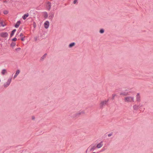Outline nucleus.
I'll return each mask as SVG.
<instances>
[{
  "label": "nucleus",
  "instance_id": "17",
  "mask_svg": "<svg viewBox=\"0 0 153 153\" xmlns=\"http://www.w3.org/2000/svg\"><path fill=\"white\" fill-rule=\"evenodd\" d=\"M75 45V42H72L70 43L69 45V48H72V47L74 46Z\"/></svg>",
  "mask_w": 153,
  "mask_h": 153
},
{
  "label": "nucleus",
  "instance_id": "8",
  "mask_svg": "<svg viewBox=\"0 0 153 153\" xmlns=\"http://www.w3.org/2000/svg\"><path fill=\"white\" fill-rule=\"evenodd\" d=\"M44 27L45 28L47 29L48 28L49 25V22L47 21H46L44 24Z\"/></svg>",
  "mask_w": 153,
  "mask_h": 153
},
{
  "label": "nucleus",
  "instance_id": "10",
  "mask_svg": "<svg viewBox=\"0 0 153 153\" xmlns=\"http://www.w3.org/2000/svg\"><path fill=\"white\" fill-rule=\"evenodd\" d=\"M103 146V142L101 141L100 143L98 144L97 146V148H100Z\"/></svg>",
  "mask_w": 153,
  "mask_h": 153
},
{
  "label": "nucleus",
  "instance_id": "24",
  "mask_svg": "<svg viewBox=\"0 0 153 153\" xmlns=\"http://www.w3.org/2000/svg\"><path fill=\"white\" fill-rule=\"evenodd\" d=\"M116 96V94H113L112 95V98L111 99L112 100H113L114 98V97Z\"/></svg>",
  "mask_w": 153,
  "mask_h": 153
},
{
  "label": "nucleus",
  "instance_id": "1",
  "mask_svg": "<svg viewBox=\"0 0 153 153\" xmlns=\"http://www.w3.org/2000/svg\"><path fill=\"white\" fill-rule=\"evenodd\" d=\"M124 100L126 102H134V97H126L124 98Z\"/></svg>",
  "mask_w": 153,
  "mask_h": 153
},
{
  "label": "nucleus",
  "instance_id": "31",
  "mask_svg": "<svg viewBox=\"0 0 153 153\" xmlns=\"http://www.w3.org/2000/svg\"><path fill=\"white\" fill-rule=\"evenodd\" d=\"M33 27L34 28L36 27V24L35 23V22H34L33 23Z\"/></svg>",
  "mask_w": 153,
  "mask_h": 153
},
{
  "label": "nucleus",
  "instance_id": "15",
  "mask_svg": "<svg viewBox=\"0 0 153 153\" xmlns=\"http://www.w3.org/2000/svg\"><path fill=\"white\" fill-rule=\"evenodd\" d=\"M28 16L29 14L28 13H27L26 14H24L22 16V18L23 19L25 20L26 19V18Z\"/></svg>",
  "mask_w": 153,
  "mask_h": 153
},
{
  "label": "nucleus",
  "instance_id": "27",
  "mask_svg": "<svg viewBox=\"0 0 153 153\" xmlns=\"http://www.w3.org/2000/svg\"><path fill=\"white\" fill-rule=\"evenodd\" d=\"M0 23L1 24V25L3 27H4L5 26V25H4L3 22H0Z\"/></svg>",
  "mask_w": 153,
  "mask_h": 153
},
{
  "label": "nucleus",
  "instance_id": "3",
  "mask_svg": "<svg viewBox=\"0 0 153 153\" xmlns=\"http://www.w3.org/2000/svg\"><path fill=\"white\" fill-rule=\"evenodd\" d=\"M84 111H82L77 112V113L74 114L71 116L72 117L74 118H76L78 117L79 116H80V115L84 114Z\"/></svg>",
  "mask_w": 153,
  "mask_h": 153
},
{
  "label": "nucleus",
  "instance_id": "7",
  "mask_svg": "<svg viewBox=\"0 0 153 153\" xmlns=\"http://www.w3.org/2000/svg\"><path fill=\"white\" fill-rule=\"evenodd\" d=\"M51 3L49 1L48 2L46 5V7L47 9L48 10H50L51 8Z\"/></svg>",
  "mask_w": 153,
  "mask_h": 153
},
{
  "label": "nucleus",
  "instance_id": "34",
  "mask_svg": "<svg viewBox=\"0 0 153 153\" xmlns=\"http://www.w3.org/2000/svg\"><path fill=\"white\" fill-rule=\"evenodd\" d=\"M35 118L34 117H32V120H33L35 119Z\"/></svg>",
  "mask_w": 153,
  "mask_h": 153
},
{
  "label": "nucleus",
  "instance_id": "4",
  "mask_svg": "<svg viewBox=\"0 0 153 153\" xmlns=\"http://www.w3.org/2000/svg\"><path fill=\"white\" fill-rule=\"evenodd\" d=\"M11 78L9 79L6 83L4 84V87H7L10 85L11 81Z\"/></svg>",
  "mask_w": 153,
  "mask_h": 153
},
{
  "label": "nucleus",
  "instance_id": "9",
  "mask_svg": "<svg viewBox=\"0 0 153 153\" xmlns=\"http://www.w3.org/2000/svg\"><path fill=\"white\" fill-rule=\"evenodd\" d=\"M139 107V105H138L136 104H135L133 106V108L134 110L137 111Z\"/></svg>",
  "mask_w": 153,
  "mask_h": 153
},
{
  "label": "nucleus",
  "instance_id": "22",
  "mask_svg": "<svg viewBox=\"0 0 153 153\" xmlns=\"http://www.w3.org/2000/svg\"><path fill=\"white\" fill-rule=\"evenodd\" d=\"M48 17V14L47 12H45L44 13V17L46 19Z\"/></svg>",
  "mask_w": 153,
  "mask_h": 153
},
{
  "label": "nucleus",
  "instance_id": "28",
  "mask_svg": "<svg viewBox=\"0 0 153 153\" xmlns=\"http://www.w3.org/2000/svg\"><path fill=\"white\" fill-rule=\"evenodd\" d=\"M25 36H24V37H22L21 39V40L22 41H24L25 40Z\"/></svg>",
  "mask_w": 153,
  "mask_h": 153
},
{
  "label": "nucleus",
  "instance_id": "29",
  "mask_svg": "<svg viewBox=\"0 0 153 153\" xmlns=\"http://www.w3.org/2000/svg\"><path fill=\"white\" fill-rule=\"evenodd\" d=\"M20 49H21L20 48H17L15 50L16 51H20Z\"/></svg>",
  "mask_w": 153,
  "mask_h": 153
},
{
  "label": "nucleus",
  "instance_id": "14",
  "mask_svg": "<svg viewBox=\"0 0 153 153\" xmlns=\"http://www.w3.org/2000/svg\"><path fill=\"white\" fill-rule=\"evenodd\" d=\"M20 23L21 21H17V22L15 25V27L18 28L19 27Z\"/></svg>",
  "mask_w": 153,
  "mask_h": 153
},
{
  "label": "nucleus",
  "instance_id": "33",
  "mask_svg": "<svg viewBox=\"0 0 153 153\" xmlns=\"http://www.w3.org/2000/svg\"><path fill=\"white\" fill-rule=\"evenodd\" d=\"M23 34L22 33H21L20 35V36H23Z\"/></svg>",
  "mask_w": 153,
  "mask_h": 153
},
{
  "label": "nucleus",
  "instance_id": "12",
  "mask_svg": "<svg viewBox=\"0 0 153 153\" xmlns=\"http://www.w3.org/2000/svg\"><path fill=\"white\" fill-rule=\"evenodd\" d=\"M120 95H123L124 96H126L128 95H129L128 92H122L120 93Z\"/></svg>",
  "mask_w": 153,
  "mask_h": 153
},
{
  "label": "nucleus",
  "instance_id": "26",
  "mask_svg": "<svg viewBox=\"0 0 153 153\" xmlns=\"http://www.w3.org/2000/svg\"><path fill=\"white\" fill-rule=\"evenodd\" d=\"M17 39L16 38H14L12 39V40L13 41L15 42L17 40Z\"/></svg>",
  "mask_w": 153,
  "mask_h": 153
},
{
  "label": "nucleus",
  "instance_id": "30",
  "mask_svg": "<svg viewBox=\"0 0 153 153\" xmlns=\"http://www.w3.org/2000/svg\"><path fill=\"white\" fill-rule=\"evenodd\" d=\"M77 0H74L73 1L74 4H76V2H77Z\"/></svg>",
  "mask_w": 153,
  "mask_h": 153
},
{
  "label": "nucleus",
  "instance_id": "2",
  "mask_svg": "<svg viewBox=\"0 0 153 153\" xmlns=\"http://www.w3.org/2000/svg\"><path fill=\"white\" fill-rule=\"evenodd\" d=\"M108 101L109 100L108 99L107 100H105L101 101L100 104V108H102L104 106L107 105Z\"/></svg>",
  "mask_w": 153,
  "mask_h": 153
},
{
  "label": "nucleus",
  "instance_id": "25",
  "mask_svg": "<svg viewBox=\"0 0 153 153\" xmlns=\"http://www.w3.org/2000/svg\"><path fill=\"white\" fill-rule=\"evenodd\" d=\"M8 12L7 10H5L3 12V13L4 14L6 15L8 13Z\"/></svg>",
  "mask_w": 153,
  "mask_h": 153
},
{
  "label": "nucleus",
  "instance_id": "23",
  "mask_svg": "<svg viewBox=\"0 0 153 153\" xmlns=\"http://www.w3.org/2000/svg\"><path fill=\"white\" fill-rule=\"evenodd\" d=\"M104 32V30L103 29H101L99 31L100 33L102 34Z\"/></svg>",
  "mask_w": 153,
  "mask_h": 153
},
{
  "label": "nucleus",
  "instance_id": "35",
  "mask_svg": "<svg viewBox=\"0 0 153 153\" xmlns=\"http://www.w3.org/2000/svg\"><path fill=\"white\" fill-rule=\"evenodd\" d=\"M104 150H105V149H104V150H101V152L103 151H104Z\"/></svg>",
  "mask_w": 153,
  "mask_h": 153
},
{
  "label": "nucleus",
  "instance_id": "19",
  "mask_svg": "<svg viewBox=\"0 0 153 153\" xmlns=\"http://www.w3.org/2000/svg\"><path fill=\"white\" fill-rule=\"evenodd\" d=\"M7 72V71L6 69H3L1 71V74L3 75H4L5 74V73Z\"/></svg>",
  "mask_w": 153,
  "mask_h": 153
},
{
  "label": "nucleus",
  "instance_id": "21",
  "mask_svg": "<svg viewBox=\"0 0 153 153\" xmlns=\"http://www.w3.org/2000/svg\"><path fill=\"white\" fill-rule=\"evenodd\" d=\"M16 43L15 42H12V43L10 44V46L13 47H14L16 45Z\"/></svg>",
  "mask_w": 153,
  "mask_h": 153
},
{
  "label": "nucleus",
  "instance_id": "16",
  "mask_svg": "<svg viewBox=\"0 0 153 153\" xmlns=\"http://www.w3.org/2000/svg\"><path fill=\"white\" fill-rule=\"evenodd\" d=\"M16 31V29H14L11 31L10 35V37H11L13 36Z\"/></svg>",
  "mask_w": 153,
  "mask_h": 153
},
{
  "label": "nucleus",
  "instance_id": "20",
  "mask_svg": "<svg viewBox=\"0 0 153 153\" xmlns=\"http://www.w3.org/2000/svg\"><path fill=\"white\" fill-rule=\"evenodd\" d=\"M53 16V14H51V15L49 16V19H51L52 21Z\"/></svg>",
  "mask_w": 153,
  "mask_h": 153
},
{
  "label": "nucleus",
  "instance_id": "18",
  "mask_svg": "<svg viewBox=\"0 0 153 153\" xmlns=\"http://www.w3.org/2000/svg\"><path fill=\"white\" fill-rule=\"evenodd\" d=\"M47 56V54L45 53V54L43 56H42L41 59V60L42 61L43 60V59L46 57V56Z\"/></svg>",
  "mask_w": 153,
  "mask_h": 153
},
{
  "label": "nucleus",
  "instance_id": "13",
  "mask_svg": "<svg viewBox=\"0 0 153 153\" xmlns=\"http://www.w3.org/2000/svg\"><path fill=\"white\" fill-rule=\"evenodd\" d=\"M20 72V70H18L16 72V73L13 77V78H15L17 76V75L19 74Z\"/></svg>",
  "mask_w": 153,
  "mask_h": 153
},
{
  "label": "nucleus",
  "instance_id": "6",
  "mask_svg": "<svg viewBox=\"0 0 153 153\" xmlns=\"http://www.w3.org/2000/svg\"><path fill=\"white\" fill-rule=\"evenodd\" d=\"M136 100L138 102H140L141 101V97L140 94L139 93L137 94L136 96Z\"/></svg>",
  "mask_w": 153,
  "mask_h": 153
},
{
  "label": "nucleus",
  "instance_id": "32",
  "mask_svg": "<svg viewBox=\"0 0 153 153\" xmlns=\"http://www.w3.org/2000/svg\"><path fill=\"white\" fill-rule=\"evenodd\" d=\"M112 133H111V134H108V137H110L111 136H112Z\"/></svg>",
  "mask_w": 153,
  "mask_h": 153
},
{
  "label": "nucleus",
  "instance_id": "5",
  "mask_svg": "<svg viewBox=\"0 0 153 153\" xmlns=\"http://www.w3.org/2000/svg\"><path fill=\"white\" fill-rule=\"evenodd\" d=\"M8 35V33L7 32H2L0 34V36L3 38L7 37Z\"/></svg>",
  "mask_w": 153,
  "mask_h": 153
},
{
  "label": "nucleus",
  "instance_id": "11",
  "mask_svg": "<svg viewBox=\"0 0 153 153\" xmlns=\"http://www.w3.org/2000/svg\"><path fill=\"white\" fill-rule=\"evenodd\" d=\"M91 147L90 149V151H93L95 149L96 147L93 144H92L91 146Z\"/></svg>",
  "mask_w": 153,
  "mask_h": 153
}]
</instances>
